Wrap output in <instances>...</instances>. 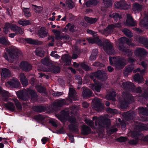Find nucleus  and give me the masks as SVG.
<instances>
[{
    "label": "nucleus",
    "mask_w": 148,
    "mask_h": 148,
    "mask_svg": "<svg viewBox=\"0 0 148 148\" xmlns=\"http://www.w3.org/2000/svg\"><path fill=\"white\" fill-rule=\"evenodd\" d=\"M11 29L15 32L16 34H22L23 32L22 29L20 27L14 24L10 25Z\"/></svg>",
    "instance_id": "nucleus-21"
},
{
    "label": "nucleus",
    "mask_w": 148,
    "mask_h": 148,
    "mask_svg": "<svg viewBox=\"0 0 148 148\" xmlns=\"http://www.w3.org/2000/svg\"><path fill=\"white\" fill-rule=\"evenodd\" d=\"M80 67L85 70L88 71L90 70V68L84 63L80 64Z\"/></svg>",
    "instance_id": "nucleus-52"
},
{
    "label": "nucleus",
    "mask_w": 148,
    "mask_h": 148,
    "mask_svg": "<svg viewBox=\"0 0 148 148\" xmlns=\"http://www.w3.org/2000/svg\"><path fill=\"white\" fill-rule=\"evenodd\" d=\"M51 71L54 73H58L60 72V69L58 67L54 66L51 68Z\"/></svg>",
    "instance_id": "nucleus-47"
},
{
    "label": "nucleus",
    "mask_w": 148,
    "mask_h": 148,
    "mask_svg": "<svg viewBox=\"0 0 148 148\" xmlns=\"http://www.w3.org/2000/svg\"><path fill=\"white\" fill-rule=\"evenodd\" d=\"M138 140L137 139H136L135 140H133L130 141L129 143L132 145H135L138 143Z\"/></svg>",
    "instance_id": "nucleus-63"
},
{
    "label": "nucleus",
    "mask_w": 148,
    "mask_h": 148,
    "mask_svg": "<svg viewBox=\"0 0 148 148\" xmlns=\"http://www.w3.org/2000/svg\"><path fill=\"white\" fill-rule=\"evenodd\" d=\"M6 107L8 109L11 110H14L15 108V106L13 104L10 102H8Z\"/></svg>",
    "instance_id": "nucleus-44"
},
{
    "label": "nucleus",
    "mask_w": 148,
    "mask_h": 148,
    "mask_svg": "<svg viewBox=\"0 0 148 148\" xmlns=\"http://www.w3.org/2000/svg\"><path fill=\"white\" fill-rule=\"evenodd\" d=\"M134 69V65L131 64L130 65H129L126 67L125 71L129 73L132 72L133 70Z\"/></svg>",
    "instance_id": "nucleus-51"
},
{
    "label": "nucleus",
    "mask_w": 148,
    "mask_h": 148,
    "mask_svg": "<svg viewBox=\"0 0 148 148\" xmlns=\"http://www.w3.org/2000/svg\"><path fill=\"white\" fill-rule=\"evenodd\" d=\"M123 32L127 37H131L133 36V34L129 30L125 28L122 30Z\"/></svg>",
    "instance_id": "nucleus-40"
},
{
    "label": "nucleus",
    "mask_w": 148,
    "mask_h": 148,
    "mask_svg": "<svg viewBox=\"0 0 148 148\" xmlns=\"http://www.w3.org/2000/svg\"><path fill=\"white\" fill-rule=\"evenodd\" d=\"M135 127L137 131L133 132H131V136L133 138L136 136L138 137L139 135L138 131L147 130V127L145 125L140 124H139V125H137L136 123L135 125Z\"/></svg>",
    "instance_id": "nucleus-10"
},
{
    "label": "nucleus",
    "mask_w": 148,
    "mask_h": 148,
    "mask_svg": "<svg viewBox=\"0 0 148 148\" xmlns=\"http://www.w3.org/2000/svg\"><path fill=\"white\" fill-rule=\"evenodd\" d=\"M25 40L27 42L30 44H37L35 40H33L31 38H27L25 39Z\"/></svg>",
    "instance_id": "nucleus-45"
},
{
    "label": "nucleus",
    "mask_w": 148,
    "mask_h": 148,
    "mask_svg": "<svg viewBox=\"0 0 148 148\" xmlns=\"http://www.w3.org/2000/svg\"><path fill=\"white\" fill-rule=\"evenodd\" d=\"M27 93L31 95L32 99L33 98H36L37 95L35 93L34 91L33 90H31L28 91Z\"/></svg>",
    "instance_id": "nucleus-50"
},
{
    "label": "nucleus",
    "mask_w": 148,
    "mask_h": 148,
    "mask_svg": "<svg viewBox=\"0 0 148 148\" xmlns=\"http://www.w3.org/2000/svg\"><path fill=\"white\" fill-rule=\"evenodd\" d=\"M114 6L117 8L126 10L129 8L130 5L127 3L125 1L123 0L120 2H116L114 4Z\"/></svg>",
    "instance_id": "nucleus-11"
},
{
    "label": "nucleus",
    "mask_w": 148,
    "mask_h": 148,
    "mask_svg": "<svg viewBox=\"0 0 148 148\" xmlns=\"http://www.w3.org/2000/svg\"><path fill=\"white\" fill-rule=\"evenodd\" d=\"M10 28V24L9 23H6L4 28V32L7 34Z\"/></svg>",
    "instance_id": "nucleus-48"
},
{
    "label": "nucleus",
    "mask_w": 148,
    "mask_h": 148,
    "mask_svg": "<svg viewBox=\"0 0 148 148\" xmlns=\"http://www.w3.org/2000/svg\"><path fill=\"white\" fill-rule=\"evenodd\" d=\"M23 10L26 17H29L31 16V14L30 12V10L29 8H23Z\"/></svg>",
    "instance_id": "nucleus-39"
},
{
    "label": "nucleus",
    "mask_w": 148,
    "mask_h": 148,
    "mask_svg": "<svg viewBox=\"0 0 148 148\" xmlns=\"http://www.w3.org/2000/svg\"><path fill=\"white\" fill-rule=\"evenodd\" d=\"M148 112V109L146 108L140 107L139 108V112L144 114L145 112Z\"/></svg>",
    "instance_id": "nucleus-54"
},
{
    "label": "nucleus",
    "mask_w": 148,
    "mask_h": 148,
    "mask_svg": "<svg viewBox=\"0 0 148 148\" xmlns=\"http://www.w3.org/2000/svg\"><path fill=\"white\" fill-rule=\"evenodd\" d=\"M57 52V51H52L50 54L51 56L54 58L56 59H58L60 58V56L56 54Z\"/></svg>",
    "instance_id": "nucleus-46"
},
{
    "label": "nucleus",
    "mask_w": 148,
    "mask_h": 148,
    "mask_svg": "<svg viewBox=\"0 0 148 148\" xmlns=\"http://www.w3.org/2000/svg\"><path fill=\"white\" fill-rule=\"evenodd\" d=\"M20 84V83L18 80L16 78L10 79L5 83L6 86L8 87L10 86L14 88L19 87Z\"/></svg>",
    "instance_id": "nucleus-12"
},
{
    "label": "nucleus",
    "mask_w": 148,
    "mask_h": 148,
    "mask_svg": "<svg viewBox=\"0 0 148 148\" xmlns=\"http://www.w3.org/2000/svg\"><path fill=\"white\" fill-rule=\"evenodd\" d=\"M125 43L129 45H131V41L128 40L125 37H121L120 38L118 41L116 42V45L117 46L119 49L121 51L127 56H131L132 54L131 51L129 49L126 48L123 45Z\"/></svg>",
    "instance_id": "nucleus-3"
},
{
    "label": "nucleus",
    "mask_w": 148,
    "mask_h": 148,
    "mask_svg": "<svg viewBox=\"0 0 148 148\" xmlns=\"http://www.w3.org/2000/svg\"><path fill=\"white\" fill-rule=\"evenodd\" d=\"M66 5L69 9L73 8L75 6L74 3L71 0H68L66 1Z\"/></svg>",
    "instance_id": "nucleus-36"
},
{
    "label": "nucleus",
    "mask_w": 148,
    "mask_h": 148,
    "mask_svg": "<svg viewBox=\"0 0 148 148\" xmlns=\"http://www.w3.org/2000/svg\"><path fill=\"white\" fill-rule=\"evenodd\" d=\"M122 94L123 96L125 97L126 99H124L123 101H120V103L121 104V107L123 109H125L128 107V104L130 103L129 102L128 103L127 101V100L128 101L130 99H132V98H131V95L127 92H123Z\"/></svg>",
    "instance_id": "nucleus-9"
},
{
    "label": "nucleus",
    "mask_w": 148,
    "mask_h": 148,
    "mask_svg": "<svg viewBox=\"0 0 148 148\" xmlns=\"http://www.w3.org/2000/svg\"><path fill=\"white\" fill-rule=\"evenodd\" d=\"M69 121L71 123H74L76 122V119L74 117L70 118Z\"/></svg>",
    "instance_id": "nucleus-64"
},
{
    "label": "nucleus",
    "mask_w": 148,
    "mask_h": 148,
    "mask_svg": "<svg viewBox=\"0 0 148 148\" xmlns=\"http://www.w3.org/2000/svg\"><path fill=\"white\" fill-rule=\"evenodd\" d=\"M9 57L5 53L4 57L5 59L10 62H13L21 56V51L15 47H12L8 49Z\"/></svg>",
    "instance_id": "nucleus-2"
},
{
    "label": "nucleus",
    "mask_w": 148,
    "mask_h": 148,
    "mask_svg": "<svg viewBox=\"0 0 148 148\" xmlns=\"http://www.w3.org/2000/svg\"><path fill=\"white\" fill-rule=\"evenodd\" d=\"M69 98L72 99L73 100H76L77 99L75 91L72 88H69Z\"/></svg>",
    "instance_id": "nucleus-25"
},
{
    "label": "nucleus",
    "mask_w": 148,
    "mask_h": 148,
    "mask_svg": "<svg viewBox=\"0 0 148 148\" xmlns=\"http://www.w3.org/2000/svg\"><path fill=\"white\" fill-rule=\"evenodd\" d=\"M87 40L90 44L96 43L100 46L103 45L104 50L107 54L110 55L114 54L115 51L113 47L112 44L109 40H106L102 45L101 41L98 37L89 38H87Z\"/></svg>",
    "instance_id": "nucleus-1"
},
{
    "label": "nucleus",
    "mask_w": 148,
    "mask_h": 148,
    "mask_svg": "<svg viewBox=\"0 0 148 148\" xmlns=\"http://www.w3.org/2000/svg\"><path fill=\"white\" fill-rule=\"evenodd\" d=\"M134 79L135 81L137 82L138 83H141L144 80L143 77L140 76L138 73L135 74Z\"/></svg>",
    "instance_id": "nucleus-32"
},
{
    "label": "nucleus",
    "mask_w": 148,
    "mask_h": 148,
    "mask_svg": "<svg viewBox=\"0 0 148 148\" xmlns=\"http://www.w3.org/2000/svg\"><path fill=\"white\" fill-rule=\"evenodd\" d=\"M92 95V91L89 89L86 88H83V92L82 94L83 97L84 99L90 97Z\"/></svg>",
    "instance_id": "nucleus-24"
},
{
    "label": "nucleus",
    "mask_w": 148,
    "mask_h": 148,
    "mask_svg": "<svg viewBox=\"0 0 148 148\" xmlns=\"http://www.w3.org/2000/svg\"><path fill=\"white\" fill-rule=\"evenodd\" d=\"M42 63L48 66H50V61L48 57H46L42 60Z\"/></svg>",
    "instance_id": "nucleus-41"
},
{
    "label": "nucleus",
    "mask_w": 148,
    "mask_h": 148,
    "mask_svg": "<svg viewBox=\"0 0 148 148\" xmlns=\"http://www.w3.org/2000/svg\"><path fill=\"white\" fill-rule=\"evenodd\" d=\"M116 95L115 92L113 91L111 93H110L106 96V99L110 100H114V97Z\"/></svg>",
    "instance_id": "nucleus-35"
},
{
    "label": "nucleus",
    "mask_w": 148,
    "mask_h": 148,
    "mask_svg": "<svg viewBox=\"0 0 148 148\" xmlns=\"http://www.w3.org/2000/svg\"><path fill=\"white\" fill-rule=\"evenodd\" d=\"M137 37L138 42L146 45L145 47L148 49V39L145 37L138 36Z\"/></svg>",
    "instance_id": "nucleus-23"
},
{
    "label": "nucleus",
    "mask_w": 148,
    "mask_h": 148,
    "mask_svg": "<svg viewBox=\"0 0 148 148\" xmlns=\"http://www.w3.org/2000/svg\"><path fill=\"white\" fill-rule=\"evenodd\" d=\"M36 88L40 92H42L44 91V88L40 86H36Z\"/></svg>",
    "instance_id": "nucleus-56"
},
{
    "label": "nucleus",
    "mask_w": 148,
    "mask_h": 148,
    "mask_svg": "<svg viewBox=\"0 0 148 148\" xmlns=\"http://www.w3.org/2000/svg\"><path fill=\"white\" fill-rule=\"evenodd\" d=\"M125 24L128 26H134L136 25V23L130 14H127V20Z\"/></svg>",
    "instance_id": "nucleus-15"
},
{
    "label": "nucleus",
    "mask_w": 148,
    "mask_h": 148,
    "mask_svg": "<svg viewBox=\"0 0 148 148\" xmlns=\"http://www.w3.org/2000/svg\"><path fill=\"white\" fill-rule=\"evenodd\" d=\"M106 110L108 113H115L117 112V111L116 110L112 109L110 108H107L106 109Z\"/></svg>",
    "instance_id": "nucleus-57"
},
{
    "label": "nucleus",
    "mask_w": 148,
    "mask_h": 148,
    "mask_svg": "<svg viewBox=\"0 0 148 148\" xmlns=\"http://www.w3.org/2000/svg\"><path fill=\"white\" fill-rule=\"evenodd\" d=\"M104 5L107 7H109L112 5V2L111 0H103Z\"/></svg>",
    "instance_id": "nucleus-43"
},
{
    "label": "nucleus",
    "mask_w": 148,
    "mask_h": 148,
    "mask_svg": "<svg viewBox=\"0 0 148 148\" xmlns=\"http://www.w3.org/2000/svg\"><path fill=\"white\" fill-rule=\"evenodd\" d=\"M92 108L97 111L102 110L104 108V105L101 103V100L95 98L92 101Z\"/></svg>",
    "instance_id": "nucleus-8"
},
{
    "label": "nucleus",
    "mask_w": 148,
    "mask_h": 148,
    "mask_svg": "<svg viewBox=\"0 0 148 148\" xmlns=\"http://www.w3.org/2000/svg\"><path fill=\"white\" fill-rule=\"evenodd\" d=\"M98 51L97 49H94L90 57V59L91 60H95L97 56Z\"/></svg>",
    "instance_id": "nucleus-33"
},
{
    "label": "nucleus",
    "mask_w": 148,
    "mask_h": 148,
    "mask_svg": "<svg viewBox=\"0 0 148 148\" xmlns=\"http://www.w3.org/2000/svg\"><path fill=\"white\" fill-rule=\"evenodd\" d=\"M93 65L95 66L102 67L104 66V65L102 63H100L99 62H97L94 63Z\"/></svg>",
    "instance_id": "nucleus-58"
},
{
    "label": "nucleus",
    "mask_w": 148,
    "mask_h": 148,
    "mask_svg": "<svg viewBox=\"0 0 148 148\" xmlns=\"http://www.w3.org/2000/svg\"><path fill=\"white\" fill-rule=\"evenodd\" d=\"M94 76L102 81L106 80L108 78L106 74L103 71H98L94 73L92 76H90L92 79H94Z\"/></svg>",
    "instance_id": "nucleus-7"
},
{
    "label": "nucleus",
    "mask_w": 148,
    "mask_h": 148,
    "mask_svg": "<svg viewBox=\"0 0 148 148\" xmlns=\"http://www.w3.org/2000/svg\"><path fill=\"white\" fill-rule=\"evenodd\" d=\"M102 86V84L99 83L95 84H92L90 85V87L95 92H99L101 87Z\"/></svg>",
    "instance_id": "nucleus-17"
},
{
    "label": "nucleus",
    "mask_w": 148,
    "mask_h": 148,
    "mask_svg": "<svg viewBox=\"0 0 148 148\" xmlns=\"http://www.w3.org/2000/svg\"><path fill=\"white\" fill-rule=\"evenodd\" d=\"M85 19L88 23L90 24H92L95 23L97 20L96 18H92L88 17H85Z\"/></svg>",
    "instance_id": "nucleus-37"
},
{
    "label": "nucleus",
    "mask_w": 148,
    "mask_h": 148,
    "mask_svg": "<svg viewBox=\"0 0 148 148\" xmlns=\"http://www.w3.org/2000/svg\"><path fill=\"white\" fill-rule=\"evenodd\" d=\"M20 68L23 71L25 72H28L32 69L31 64L27 61H22L19 65Z\"/></svg>",
    "instance_id": "nucleus-13"
},
{
    "label": "nucleus",
    "mask_w": 148,
    "mask_h": 148,
    "mask_svg": "<svg viewBox=\"0 0 148 148\" xmlns=\"http://www.w3.org/2000/svg\"><path fill=\"white\" fill-rule=\"evenodd\" d=\"M110 17L113 18L116 21L118 18H120L119 15L117 13H114L112 15H110Z\"/></svg>",
    "instance_id": "nucleus-55"
},
{
    "label": "nucleus",
    "mask_w": 148,
    "mask_h": 148,
    "mask_svg": "<svg viewBox=\"0 0 148 148\" xmlns=\"http://www.w3.org/2000/svg\"><path fill=\"white\" fill-rule=\"evenodd\" d=\"M134 53L136 56H138L139 58L140 59V58L143 57L146 55L147 53L144 49L139 48L136 49Z\"/></svg>",
    "instance_id": "nucleus-16"
},
{
    "label": "nucleus",
    "mask_w": 148,
    "mask_h": 148,
    "mask_svg": "<svg viewBox=\"0 0 148 148\" xmlns=\"http://www.w3.org/2000/svg\"><path fill=\"white\" fill-rule=\"evenodd\" d=\"M62 100H57L56 102V105L58 106H62L63 103L62 102Z\"/></svg>",
    "instance_id": "nucleus-60"
},
{
    "label": "nucleus",
    "mask_w": 148,
    "mask_h": 148,
    "mask_svg": "<svg viewBox=\"0 0 148 148\" xmlns=\"http://www.w3.org/2000/svg\"><path fill=\"white\" fill-rule=\"evenodd\" d=\"M121 24L119 23H118L116 25L113 24L109 25L103 30H99V32L102 34L107 36L108 34H111L113 32L116 27H121Z\"/></svg>",
    "instance_id": "nucleus-6"
},
{
    "label": "nucleus",
    "mask_w": 148,
    "mask_h": 148,
    "mask_svg": "<svg viewBox=\"0 0 148 148\" xmlns=\"http://www.w3.org/2000/svg\"><path fill=\"white\" fill-rule=\"evenodd\" d=\"M140 25L145 28H148V18L145 17L141 21Z\"/></svg>",
    "instance_id": "nucleus-27"
},
{
    "label": "nucleus",
    "mask_w": 148,
    "mask_h": 148,
    "mask_svg": "<svg viewBox=\"0 0 148 148\" xmlns=\"http://www.w3.org/2000/svg\"><path fill=\"white\" fill-rule=\"evenodd\" d=\"M110 64L115 66L118 69H122L126 65V59L120 58L119 56L110 57Z\"/></svg>",
    "instance_id": "nucleus-4"
},
{
    "label": "nucleus",
    "mask_w": 148,
    "mask_h": 148,
    "mask_svg": "<svg viewBox=\"0 0 148 148\" xmlns=\"http://www.w3.org/2000/svg\"><path fill=\"white\" fill-rule=\"evenodd\" d=\"M143 7L142 5L137 3H135L133 6V10L135 13H138L141 11Z\"/></svg>",
    "instance_id": "nucleus-26"
},
{
    "label": "nucleus",
    "mask_w": 148,
    "mask_h": 148,
    "mask_svg": "<svg viewBox=\"0 0 148 148\" xmlns=\"http://www.w3.org/2000/svg\"><path fill=\"white\" fill-rule=\"evenodd\" d=\"M82 133L83 134L87 135L91 132L90 128L86 125H83L82 126Z\"/></svg>",
    "instance_id": "nucleus-30"
},
{
    "label": "nucleus",
    "mask_w": 148,
    "mask_h": 148,
    "mask_svg": "<svg viewBox=\"0 0 148 148\" xmlns=\"http://www.w3.org/2000/svg\"><path fill=\"white\" fill-rule=\"evenodd\" d=\"M127 140V138L124 137H121L118 139L119 141L121 142H124Z\"/></svg>",
    "instance_id": "nucleus-61"
},
{
    "label": "nucleus",
    "mask_w": 148,
    "mask_h": 148,
    "mask_svg": "<svg viewBox=\"0 0 148 148\" xmlns=\"http://www.w3.org/2000/svg\"><path fill=\"white\" fill-rule=\"evenodd\" d=\"M18 23L20 25L23 26H26L30 25L31 24L29 21H21L20 20L18 21Z\"/></svg>",
    "instance_id": "nucleus-42"
},
{
    "label": "nucleus",
    "mask_w": 148,
    "mask_h": 148,
    "mask_svg": "<svg viewBox=\"0 0 148 148\" xmlns=\"http://www.w3.org/2000/svg\"><path fill=\"white\" fill-rule=\"evenodd\" d=\"M61 59L64 62L65 65H69L71 63V57L68 54L63 55L61 57Z\"/></svg>",
    "instance_id": "nucleus-19"
},
{
    "label": "nucleus",
    "mask_w": 148,
    "mask_h": 148,
    "mask_svg": "<svg viewBox=\"0 0 148 148\" xmlns=\"http://www.w3.org/2000/svg\"><path fill=\"white\" fill-rule=\"evenodd\" d=\"M1 75L2 77L5 78L9 77L11 76V73L10 71L6 68L2 69Z\"/></svg>",
    "instance_id": "nucleus-28"
},
{
    "label": "nucleus",
    "mask_w": 148,
    "mask_h": 148,
    "mask_svg": "<svg viewBox=\"0 0 148 148\" xmlns=\"http://www.w3.org/2000/svg\"><path fill=\"white\" fill-rule=\"evenodd\" d=\"M24 87L26 86L28 84V81L26 79V76L23 73L19 74L18 77Z\"/></svg>",
    "instance_id": "nucleus-18"
},
{
    "label": "nucleus",
    "mask_w": 148,
    "mask_h": 148,
    "mask_svg": "<svg viewBox=\"0 0 148 148\" xmlns=\"http://www.w3.org/2000/svg\"><path fill=\"white\" fill-rule=\"evenodd\" d=\"M93 120H95V125L97 128L98 129H102L103 130V127H108L110 124V121L109 119H106L103 116H100L97 118L96 116H94Z\"/></svg>",
    "instance_id": "nucleus-5"
},
{
    "label": "nucleus",
    "mask_w": 148,
    "mask_h": 148,
    "mask_svg": "<svg viewBox=\"0 0 148 148\" xmlns=\"http://www.w3.org/2000/svg\"><path fill=\"white\" fill-rule=\"evenodd\" d=\"M48 33L45 27H42L39 30L38 34L40 37L44 38L47 36Z\"/></svg>",
    "instance_id": "nucleus-22"
},
{
    "label": "nucleus",
    "mask_w": 148,
    "mask_h": 148,
    "mask_svg": "<svg viewBox=\"0 0 148 148\" xmlns=\"http://www.w3.org/2000/svg\"><path fill=\"white\" fill-rule=\"evenodd\" d=\"M85 123L88 125L91 126V127L93 128L94 123L91 120L89 119H85Z\"/></svg>",
    "instance_id": "nucleus-49"
},
{
    "label": "nucleus",
    "mask_w": 148,
    "mask_h": 148,
    "mask_svg": "<svg viewBox=\"0 0 148 148\" xmlns=\"http://www.w3.org/2000/svg\"><path fill=\"white\" fill-rule=\"evenodd\" d=\"M53 32L55 35V38L57 40H62L63 38L65 40H67L69 39L68 36H66L64 37H61L60 36V32L58 30L56 29H53Z\"/></svg>",
    "instance_id": "nucleus-20"
},
{
    "label": "nucleus",
    "mask_w": 148,
    "mask_h": 148,
    "mask_svg": "<svg viewBox=\"0 0 148 148\" xmlns=\"http://www.w3.org/2000/svg\"><path fill=\"white\" fill-rule=\"evenodd\" d=\"M14 101L17 109L18 110H21L22 108L20 103L16 99H15L14 100Z\"/></svg>",
    "instance_id": "nucleus-53"
},
{
    "label": "nucleus",
    "mask_w": 148,
    "mask_h": 148,
    "mask_svg": "<svg viewBox=\"0 0 148 148\" xmlns=\"http://www.w3.org/2000/svg\"><path fill=\"white\" fill-rule=\"evenodd\" d=\"M62 92H56L53 93V95L55 97H59L63 94Z\"/></svg>",
    "instance_id": "nucleus-59"
},
{
    "label": "nucleus",
    "mask_w": 148,
    "mask_h": 148,
    "mask_svg": "<svg viewBox=\"0 0 148 148\" xmlns=\"http://www.w3.org/2000/svg\"><path fill=\"white\" fill-rule=\"evenodd\" d=\"M0 43L5 45H9L10 44V42L7 38L4 37L0 38Z\"/></svg>",
    "instance_id": "nucleus-38"
},
{
    "label": "nucleus",
    "mask_w": 148,
    "mask_h": 148,
    "mask_svg": "<svg viewBox=\"0 0 148 148\" xmlns=\"http://www.w3.org/2000/svg\"><path fill=\"white\" fill-rule=\"evenodd\" d=\"M0 94H1L3 97L5 101H7V99L9 96V94L7 91L3 90L0 87Z\"/></svg>",
    "instance_id": "nucleus-29"
},
{
    "label": "nucleus",
    "mask_w": 148,
    "mask_h": 148,
    "mask_svg": "<svg viewBox=\"0 0 148 148\" xmlns=\"http://www.w3.org/2000/svg\"><path fill=\"white\" fill-rule=\"evenodd\" d=\"M97 1L96 0H90L86 3V6L89 7L95 6L97 4Z\"/></svg>",
    "instance_id": "nucleus-34"
},
{
    "label": "nucleus",
    "mask_w": 148,
    "mask_h": 148,
    "mask_svg": "<svg viewBox=\"0 0 148 148\" xmlns=\"http://www.w3.org/2000/svg\"><path fill=\"white\" fill-rule=\"evenodd\" d=\"M122 87L123 90L128 91H132V90L134 87L132 83L129 82H124L122 83Z\"/></svg>",
    "instance_id": "nucleus-14"
},
{
    "label": "nucleus",
    "mask_w": 148,
    "mask_h": 148,
    "mask_svg": "<svg viewBox=\"0 0 148 148\" xmlns=\"http://www.w3.org/2000/svg\"><path fill=\"white\" fill-rule=\"evenodd\" d=\"M45 53V51L42 48H38L36 50V55L41 57H44Z\"/></svg>",
    "instance_id": "nucleus-31"
},
{
    "label": "nucleus",
    "mask_w": 148,
    "mask_h": 148,
    "mask_svg": "<svg viewBox=\"0 0 148 148\" xmlns=\"http://www.w3.org/2000/svg\"><path fill=\"white\" fill-rule=\"evenodd\" d=\"M87 31L88 33L91 34L94 36H96L97 35L96 33L94 32L93 31L91 30L88 29Z\"/></svg>",
    "instance_id": "nucleus-62"
}]
</instances>
